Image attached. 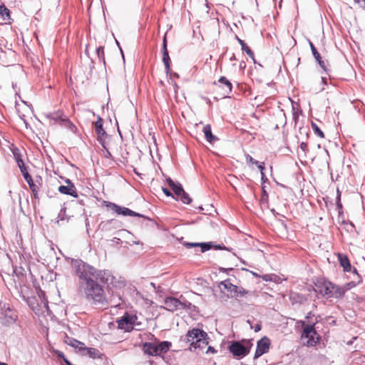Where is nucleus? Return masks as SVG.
I'll use <instances>...</instances> for the list:
<instances>
[{
    "mask_svg": "<svg viewBox=\"0 0 365 365\" xmlns=\"http://www.w3.org/2000/svg\"><path fill=\"white\" fill-rule=\"evenodd\" d=\"M85 53L88 55V46H87V47H86V48Z\"/></svg>",
    "mask_w": 365,
    "mask_h": 365,
    "instance_id": "nucleus-57",
    "label": "nucleus"
},
{
    "mask_svg": "<svg viewBox=\"0 0 365 365\" xmlns=\"http://www.w3.org/2000/svg\"><path fill=\"white\" fill-rule=\"evenodd\" d=\"M104 204L106 205V206L107 207L111 209L113 211H114L118 215H121L123 216H133V217H139L145 218V217L142 214H140L138 212L133 211L128 207L119 206L113 202L104 201Z\"/></svg>",
    "mask_w": 365,
    "mask_h": 365,
    "instance_id": "nucleus-8",
    "label": "nucleus"
},
{
    "mask_svg": "<svg viewBox=\"0 0 365 365\" xmlns=\"http://www.w3.org/2000/svg\"><path fill=\"white\" fill-rule=\"evenodd\" d=\"M46 118L50 120V124L58 123L61 125L63 123L64 116H66L63 111L58 110L56 112L48 113L45 114Z\"/></svg>",
    "mask_w": 365,
    "mask_h": 365,
    "instance_id": "nucleus-15",
    "label": "nucleus"
},
{
    "mask_svg": "<svg viewBox=\"0 0 365 365\" xmlns=\"http://www.w3.org/2000/svg\"><path fill=\"white\" fill-rule=\"evenodd\" d=\"M230 60L231 61L236 60V56H235V53H232V56L230 58Z\"/></svg>",
    "mask_w": 365,
    "mask_h": 365,
    "instance_id": "nucleus-49",
    "label": "nucleus"
},
{
    "mask_svg": "<svg viewBox=\"0 0 365 365\" xmlns=\"http://www.w3.org/2000/svg\"><path fill=\"white\" fill-rule=\"evenodd\" d=\"M314 327L315 324H313L306 325L303 328L302 339H307V342L304 343V344L307 346H314L317 345L321 339V336L317 332Z\"/></svg>",
    "mask_w": 365,
    "mask_h": 365,
    "instance_id": "nucleus-6",
    "label": "nucleus"
},
{
    "mask_svg": "<svg viewBox=\"0 0 365 365\" xmlns=\"http://www.w3.org/2000/svg\"><path fill=\"white\" fill-rule=\"evenodd\" d=\"M212 247H215V250H228L230 251V249L225 246L221 245H213Z\"/></svg>",
    "mask_w": 365,
    "mask_h": 365,
    "instance_id": "nucleus-37",
    "label": "nucleus"
},
{
    "mask_svg": "<svg viewBox=\"0 0 365 365\" xmlns=\"http://www.w3.org/2000/svg\"><path fill=\"white\" fill-rule=\"evenodd\" d=\"M67 185H61L58 187V190L64 195H71L74 197H78V192L74 184L71 182V180L66 179L65 180Z\"/></svg>",
    "mask_w": 365,
    "mask_h": 365,
    "instance_id": "nucleus-14",
    "label": "nucleus"
},
{
    "mask_svg": "<svg viewBox=\"0 0 365 365\" xmlns=\"http://www.w3.org/2000/svg\"><path fill=\"white\" fill-rule=\"evenodd\" d=\"M322 81L324 84H327V78L325 77L322 78Z\"/></svg>",
    "mask_w": 365,
    "mask_h": 365,
    "instance_id": "nucleus-50",
    "label": "nucleus"
},
{
    "mask_svg": "<svg viewBox=\"0 0 365 365\" xmlns=\"http://www.w3.org/2000/svg\"><path fill=\"white\" fill-rule=\"evenodd\" d=\"M174 76L178 77V73H174Z\"/></svg>",
    "mask_w": 365,
    "mask_h": 365,
    "instance_id": "nucleus-60",
    "label": "nucleus"
},
{
    "mask_svg": "<svg viewBox=\"0 0 365 365\" xmlns=\"http://www.w3.org/2000/svg\"><path fill=\"white\" fill-rule=\"evenodd\" d=\"M71 268L78 278V289L86 299L94 304L106 305L108 302L101 284L108 283L110 277L108 272L98 269L81 259H72Z\"/></svg>",
    "mask_w": 365,
    "mask_h": 365,
    "instance_id": "nucleus-1",
    "label": "nucleus"
},
{
    "mask_svg": "<svg viewBox=\"0 0 365 365\" xmlns=\"http://www.w3.org/2000/svg\"><path fill=\"white\" fill-rule=\"evenodd\" d=\"M60 125L69 129L72 132H76L77 129L76 126L66 116H64L63 123Z\"/></svg>",
    "mask_w": 365,
    "mask_h": 365,
    "instance_id": "nucleus-29",
    "label": "nucleus"
},
{
    "mask_svg": "<svg viewBox=\"0 0 365 365\" xmlns=\"http://www.w3.org/2000/svg\"><path fill=\"white\" fill-rule=\"evenodd\" d=\"M345 294L344 288L337 286L333 283V289L331 291V297L341 298Z\"/></svg>",
    "mask_w": 365,
    "mask_h": 365,
    "instance_id": "nucleus-25",
    "label": "nucleus"
},
{
    "mask_svg": "<svg viewBox=\"0 0 365 365\" xmlns=\"http://www.w3.org/2000/svg\"><path fill=\"white\" fill-rule=\"evenodd\" d=\"M336 208L338 210L339 216H340L341 215L343 214V206H342V204L339 203V204H336Z\"/></svg>",
    "mask_w": 365,
    "mask_h": 365,
    "instance_id": "nucleus-41",
    "label": "nucleus"
},
{
    "mask_svg": "<svg viewBox=\"0 0 365 365\" xmlns=\"http://www.w3.org/2000/svg\"><path fill=\"white\" fill-rule=\"evenodd\" d=\"M338 259L344 272H350L351 270V265L346 255L339 253L338 254Z\"/></svg>",
    "mask_w": 365,
    "mask_h": 365,
    "instance_id": "nucleus-20",
    "label": "nucleus"
},
{
    "mask_svg": "<svg viewBox=\"0 0 365 365\" xmlns=\"http://www.w3.org/2000/svg\"><path fill=\"white\" fill-rule=\"evenodd\" d=\"M261 329V325L260 324H256L255 327V331L257 332Z\"/></svg>",
    "mask_w": 365,
    "mask_h": 365,
    "instance_id": "nucleus-46",
    "label": "nucleus"
},
{
    "mask_svg": "<svg viewBox=\"0 0 365 365\" xmlns=\"http://www.w3.org/2000/svg\"><path fill=\"white\" fill-rule=\"evenodd\" d=\"M166 309L170 312H175L180 309H184L185 304L175 297H166L164 302Z\"/></svg>",
    "mask_w": 365,
    "mask_h": 365,
    "instance_id": "nucleus-12",
    "label": "nucleus"
},
{
    "mask_svg": "<svg viewBox=\"0 0 365 365\" xmlns=\"http://www.w3.org/2000/svg\"><path fill=\"white\" fill-rule=\"evenodd\" d=\"M252 346L250 340L233 341L230 345L229 350L235 356L243 358L249 354Z\"/></svg>",
    "mask_w": 365,
    "mask_h": 365,
    "instance_id": "nucleus-5",
    "label": "nucleus"
},
{
    "mask_svg": "<svg viewBox=\"0 0 365 365\" xmlns=\"http://www.w3.org/2000/svg\"><path fill=\"white\" fill-rule=\"evenodd\" d=\"M18 316L16 312L9 304L0 303V322L4 324H11L16 322Z\"/></svg>",
    "mask_w": 365,
    "mask_h": 365,
    "instance_id": "nucleus-7",
    "label": "nucleus"
},
{
    "mask_svg": "<svg viewBox=\"0 0 365 365\" xmlns=\"http://www.w3.org/2000/svg\"><path fill=\"white\" fill-rule=\"evenodd\" d=\"M319 292L322 296L331 298V291L333 289V283L329 281H324L317 285Z\"/></svg>",
    "mask_w": 365,
    "mask_h": 365,
    "instance_id": "nucleus-16",
    "label": "nucleus"
},
{
    "mask_svg": "<svg viewBox=\"0 0 365 365\" xmlns=\"http://www.w3.org/2000/svg\"><path fill=\"white\" fill-rule=\"evenodd\" d=\"M336 195L341 196V191L339 189H337V190H336Z\"/></svg>",
    "mask_w": 365,
    "mask_h": 365,
    "instance_id": "nucleus-54",
    "label": "nucleus"
},
{
    "mask_svg": "<svg viewBox=\"0 0 365 365\" xmlns=\"http://www.w3.org/2000/svg\"><path fill=\"white\" fill-rule=\"evenodd\" d=\"M311 125H312V128L314 134H316L317 135H318L321 138H324V133L322 131V130L319 128V126L315 123L312 122Z\"/></svg>",
    "mask_w": 365,
    "mask_h": 365,
    "instance_id": "nucleus-32",
    "label": "nucleus"
},
{
    "mask_svg": "<svg viewBox=\"0 0 365 365\" xmlns=\"http://www.w3.org/2000/svg\"><path fill=\"white\" fill-rule=\"evenodd\" d=\"M245 158H246V161L247 163H250V164H259V162L256 160H255L249 154H247L245 155Z\"/></svg>",
    "mask_w": 365,
    "mask_h": 365,
    "instance_id": "nucleus-36",
    "label": "nucleus"
},
{
    "mask_svg": "<svg viewBox=\"0 0 365 365\" xmlns=\"http://www.w3.org/2000/svg\"><path fill=\"white\" fill-rule=\"evenodd\" d=\"M163 190V192H164V194L167 196V197H174L173 195V193L166 187H163L162 188Z\"/></svg>",
    "mask_w": 365,
    "mask_h": 365,
    "instance_id": "nucleus-39",
    "label": "nucleus"
},
{
    "mask_svg": "<svg viewBox=\"0 0 365 365\" xmlns=\"http://www.w3.org/2000/svg\"><path fill=\"white\" fill-rule=\"evenodd\" d=\"M260 278L265 282H274L276 283H279L280 280V277L274 274H267L260 276Z\"/></svg>",
    "mask_w": 365,
    "mask_h": 365,
    "instance_id": "nucleus-28",
    "label": "nucleus"
},
{
    "mask_svg": "<svg viewBox=\"0 0 365 365\" xmlns=\"http://www.w3.org/2000/svg\"><path fill=\"white\" fill-rule=\"evenodd\" d=\"M81 355L83 356H87L92 359H100L101 358L102 354L101 352L95 349V348H88L86 347L83 349V351L81 353Z\"/></svg>",
    "mask_w": 365,
    "mask_h": 365,
    "instance_id": "nucleus-19",
    "label": "nucleus"
},
{
    "mask_svg": "<svg viewBox=\"0 0 365 365\" xmlns=\"http://www.w3.org/2000/svg\"><path fill=\"white\" fill-rule=\"evenodd\" d=\"M96 53L98 57V58L103 62L105 64V58H104V48L103 46H99L96 48Z\"/></svg>",
    "mask_w": 365,
    "mask_h": 365,
    "instance_id": "nucleus-33",
    "label": "nucleus"
},
{
    "mask_svg": "<svg viewBox=\"0 0 365 365\" xmlns=\"http://www.w3.org/2000/svg\"><path fill=\"white\" fill-rule=\"evenodd\" d=\"M309 46H310V48L312 50V53L314 58L316 60H319L321 58V56H320L319 53L317 51V50L316 47L314 46V45L313 44V43L310 41H309Z\"/></svg>",
    "mask_w": 365,
    "mask_h": 365,
    "instance_id": "nucleus-34",
    "label": "nucleus"
},
{
    "mask_svg": "<svg viewBox=\"0 0 365 365\" xmlns=\"http://www.w3.org/2000/svg\"><path fill=\"white\" fill-rule=\"evenodd\" d=\"M203 133L207 141L209 143H212L218 140L217 138L212 134L210 124H207L203 127Z\"/></svg>",
    "mask_w": 365,
    "mask_h": 365,
    "instance_id": "nucleus-23",
    "label": "nucleus"
},
{
    "mask_svg": "<svg viewBox=\"0 0 365 365\" xmlns=\"http://www.w3.org/2000/svg\"><path fill=\"white\" fill-rule=\"evenodd\" d=\"M166 182L177 196H180V192H183V187L180 183L175 182L170 178H167Z\"/></svg>",
    "mask_w": 365,
    "mask_h": 365,
    "instance_id": "nucleus-21",
    "label": "nucleus"
},
{
    "mask_svg": "<svg viewBox=\"0 0 365 365\" xmlns=\"http://www.w3.org/2000/svg\"><path fill=\"white\" fill-rule=\"evenodd\" d=\"M171 346V342L168 341L160 342H145L143 344V350L145 354L149 356H160L167 353Z\"/></svg>",
    "mask_w": 365,
    "mask_h": 365,
    "instance_id": "nucleus-3",
    "label": "nucleus"
},
{
    "mask_svg": "<svg viewBox=\"0 0 365 365\" xmlns=\"http://www.w3.org/2000/svg\"><path fill=\"white\" fill-rule=\"evenodd\" d=\"M216 352V350L212 346H208L206 353H212L214 354Z\"/></svg>",
    "mask_w": 365,
    "mask_h": 365,
    "instance_id": "nucleus-44",
    "label": "nucleus"
},
{
    "mask_svg": "<svg viewBox=\"0 0 365 365\" xmlns=\"http://www.w3.org/2000/svg\"><path fill=\"white\" fill-rule=\"evenodd\" d=\"M69 344L74 347L76 349H77L81 354L86 346L84 343L79 341L75 339H70Z\"/></svg>",
    "mask_w": 365,
    "mask_h": 365,
    "instance_id": "nucleus-27",
    "label": "nucleus"
},
{
    "mask_svg": "<svg viewBox=\"0 0 365 365\" xmlns=\"http://www.w3.org/2000/svg\"><path fill=\"white\" fill-rule=\"evenodd\" d=\"M354 1H355L356 2H357V3H359H359H361V1H364V4H365V0H354Z\"/></svg>",
    "mask_w": 365,
    "mask_h": 365,
    "instance_id": "nucleus-55",
    "label": "nucleus"
},
{
    "mask_svg": "<svg viewBox=\"0 0 365 365\" xmlns=\"http://www.w3.org/2000/svg\"><path fill=\"white\" fill-rule=\"evenodd\" d=\"M256 165H257L259 170H260V173H264V163H259V164H256Z\"/></svg>",
    "mask_w": 365,
    "mask_h": 365,
    "instance_id": "nucleus-42",
    "label": "nucleus"
},
{
    "mask_svg": "<svg viewBox=\"0 0 365 365\" xmlns=\"http://www.w3.org/2000/svg\"><path fill=\"white\" fill-rule=\"evenodd\" d=\"M137 317L125 313L121 318L117 320L118 327L125 331H130L136 324Z\"/></svg>",
    "mask_w": 365,
    "mask_h": 365,
    "instance_id": "nucleus-9",
    "label": "nucleus"
},
{
    "mask_svg": "<svg viewBox=\"0 0 365 365\" xmlns=\"http://www.w3.org/2000/svg\"><path fill=\"white\" fill-rule=\"evenodd\" d=\"M294 118L296 119L297 117L295 116V113H293Z\"/></svg>",
    "mask_w": 365,
    "mask_h": 365,
    "instance_id": "nucleus-62",
    "label": "nucleus"
},
{
    "mask_svg": "<svg viewBox=\"0 0 365 365\" xmlns=\"http://www.w3.org/2000/svg\"><path fill=\"white\" fill-rule=\"evenodd\" d=\"M349 225H350V226H351V227H354V224H353L352 222H350V223H349Z\"/></svg>",
    "mask_w": 365,
    "mask_h": 365,
    "instance_id": "nucleus-59",
    "label": "nucleus"
},
{
    "mask_svg": "<svg viewBox=\"0 0 365 365\" xmlns=\"http://www.w3.org/2000/svg\"><path fill=\"white\" fill-rule=\"evenodd\" d=\"M178 197L185 204H190L192 202L191 197L184 190L183 192H180V195Z\"/></svg>",
    "mask_w": 365,
    "mask_h": 365,
    "instance_id": "nucleus-31",
    "label": "nucleus"
},
{
    "mask_svg": "<svg viewBox=\"0 0 365 365\" xmlns=\"http://www.w3.org/2000/svg\"><path fill=\"white\" fill-rule=\"evenodd\" d=\"M300 148L304 152H307L308 151V145L307 144V143H304V142H302L300 144Z\"/></svg>",
    "mask_w": 365,
    "mask_h": 365,
    "instance_id": "nucleus-40",
    "label": "nucleus"
},
{
    "mask_svg": "<svg viewBox=\"0 0 365 365\" xmlns=\"http://www.w3.org/2000/svg\"><path fill=\"white\" fill-rule=\"evenodd\" d=\"M21 170L25 180L29 184V187L31 190V191H35L36 186H37L38 185L34 182L32 177L27 171L26 167L21 168V170Z\"/></svg>",
    "mask_w": 365,
    "mask_h": 365,
    "instance_id": "nucleus-22",
    "label": "nucleus"
},
{
    "mask_svg": "<svg viewBox=\"0 0 365 365\" xmlns=\"http://www.w3.org/2000/svg\"><path fill=\"white\" fill-rule=\"evenodd\" d=\"M36 190L35 191H32L33 194H34V196L35 198H38V192L39 190V186L37 185L36 186Z\"/></svg>",
    "mask_w": 365,
    "mask_h": 365,
    "instance_id": "nucleus-45",
    "label": "nucleus"
},
{
    "mask_svg": "<svg viewBox=\"0 0 365 365\" xmlns=\"http://www.w3.org/2000/svg\"><path fill=\"white\" fill-rule=\"evenodd\" d=\"M217 83H219L220 86L222 87V88L224 91V94L225 96L229 95L232 92V83L225 76H221L219 78Z\"/></svg>",
    "mask_w": 365,
    "mask_h": 365,
    "instance_id": "nucleus-18",
    "label": "nucleus"
},
{
    "mask_svg": "<svg viewBox=\"0 0 365 365\" xmlns=\"http://www.w3.org/2000/svg\"><path fill=\"white\" fill-rule=\"evenodd\" d=\"M270 341L267 336H264L257 341V349L255 353L254 359H257L262 354L269 351Z\"/></svg>",
    "mask_w": 365,
    "mask_h": 365,
    "instance_id": "nucleus-11",
    "label": "nucleus"
},
{
    "mask_svg": "<svg viewBox=\"0 0 365 365\" xmlns=\"http://www.w3.org/2000/svg\"><path fill=\"white\" fill-rule=\"evenodd\" d=\"M0 16L4 21L11 19L10 11L4 4L0 5Z\"/></svg>",
    "mask_w": 365,
    "mask_h": 365,
    "instance_id": "nucleus-30",
    "label": "nucleus"
},
{
    "mask_svg": "<svg viewBox=\"0 0 365 365\" xmlns=\"http://www.w3.org/2000/svg\"><path fill=\"white\" fill-rule=\"evenodd\" d=\"M13 155H14V157L17 163V165H18L19 169L21 170V168H25L26 166L21 159V155L19 150L17 148L14 149Z\"/></svg>",
    "mask_w": 365,
    "mask_h": 365,
    "instance_id": "nucleus-26",
    "label": "nucleus"
},
{
    "mask_svg": "<svg viewBox=\"0 0 365 365\" xmlns=\"http://www.w3.org/2000/svg\"><path fill=\"white\" fill-rule=\"evenodd\" d=\"M186 337L187 342L190 344V351H195L197 349H202L208 344L207 334L197 328L189 330Z\"/></svg>",
    "mask_w": 365,
    "mask_h": 365,
    "instance_id": "nucleus-2",
    "label": "nucleus"
},
{
    "mask_svg": "<svg viewBox=\"0 0 365 365\" xmlns=\"http://www.w3.org/2000/svg\"><path fill=\"white\" fill-rule=\"evenodd\" d=\"M251 273H252V275H254L255 277H260V276H261V275H259L257 273L254 272H251Z\"/></svg>",
    "mask_w": 365,
    "mask_h": 365,
    "instance_id": "nucleus-52",
    "label": "nucleus"
},
{
    "mask_svg": "<svg viewBox=\"0 0 365 365\" xmlns=\"http://www.w3.org/2000/svg\"><path fill=\"white\" fill-rule=\"evenodd\" d=\"M63 360L66 365H73L66 357Z\"/></svg>",
    "mask_w": 365,
    "mask_h": 365,
    "instance_id": "nucleus-48",
    "label": "nucleus"
},
{
    "mask_svg": "<svg viewBox=\"0 0 365 365\" xmlns=\"http://www.w3.org/2000/svg\"><path fill=\"white\" fill-rule=\"evenodd\" d=\"M56 354L58 358L63 359L65 358L64 354L62 351L56 350Z\"/></svg>",
    "mask_w": 365,
    "mask_h": 365,
    "instance_id": "nucleus-43",
    "label": "nucleus"
},
{
    "mask_svg": "<svg viewBox=\"0 0 365 365\" xmlns=\"http://www.w3.org/2000/svg\"><path fill=\"white\" fill-rule=\"evenodd\" d=\"M120 52H121L122 55L123 56V50L121 48H120Z\"/></svg>",
    "mask_w": 365,
    "mask_h": 365,
    "instance_id": "nucleus-61",
    "label": "nucleus"
},
{
    "mask_svg": "<svg viewBox=\"0 0 365 365\" xmlns=\"http://www.w3.org/2000/svg\"><path fill=\"white\" fill-rule=\"evenodd\" d=\"M236 39L237 40L238 43L240 44L241 47H242V50L244 51L255 61L254 52L245 43V41L243 40H242L241 38H240L237 36H236Z\"/></svg>",
    "mask_w": 365,
    "mask_h": 365,
    "instance_id": "nucleus-24",
    "label": "nucleus"
},
{
    "mask_svg": "<svg viewBox=\"0 0 365 365\" xmlns=\"http://www.w3.org/2000/svg\"><path fill=\"white\" fill-rule=\"evenodd\" d=\"M218 287L222 292L227 291V296L231 298H241L250 294V292L242 287H237L231 282L230 279H227L219 283Z\"/></svg>",
    "mask_w": 365,
    "mask_h": 365,
    "instance_id": "nucleus-4",
    "label": "nucleus"
},
{
    "mask_svg": "<svg viewBox=\"0 0 365 365\" xmlns=\"http://www.w3.org/2000/svg\"><path fill=\"white\" fill-rule=\"evenodd\" d=\"M339 203H341V196H337V195H336V204H339Z\"/></svg>",
    "mask_w": 365,
    "mask_h": 365,
    "instance_id": "nucleus-47",
    "label": "nucleus"
},
{
    "mask_svg": "<svg viewBox=\"0 0 365 365\" xmlns=\"http://www.w3.org/2000/svg\"><path fill=\"white\" fill-rule=\"evenodd\" d=\"M261 175H262V180L266 178L264 173H262Z\"/></svg>",
    "mask_w": 365,
    "mask_h": 365,
    "instance_id": "nucleus-53",
    "label": "nucleus"
},
{
    "mask_svg": "<svg viewBox=\"0 0 365 365\" xmlns=\"http://www.w3.org/2000/svg\"><path fill=\"white\" fill-rule=\"evenodd\" d=\"M65 215H66V208H63L61 210L58 217L59 218L60 220H63L65 219V217H64Z\"/></svg>",
    "mask_w": 365,
    "mask_h": 365,
    "instance_id": "nucleus-38",
    "label": "nucleus"
},
{
    "mask_svg": "<svg viewBox=\"0 0 365 365\" xmlns=\"http://www.w3.org/2000/svg\"><path fill=\"white\" fill-rule=\"evenodd\" d=\"M185 246L187 248L200 247L201 252H205L212 247V242H186Z\"/></svg>",
    "mask_w": 365,
    "mask_h": 365,
    "instance_id": "nucleus-17",
    "label": "nucleus"
},
{
    "mask_svg": "<svg viewBox=\"0 0 365 365\" xmlns=\"http://www.w3.org/2000/svg\"><path fill=\"white\" fill-rule=\"evenodd\" d=\"M353 273L356 274L358 276L359 278L360 277L359 274H358V272H357V269L356 268L353 269Z\"/></svg>",
    "mask_w": 365,
    "mask_h": 365,
    "instance_id": "nucleus-51",
    "label": "nucleus"
},
{
    "mask_svg": "<svg viewBox=\"0 0 365 365\" xmlns=\"http://www.w3.org/2000/svg\"><path fill=\"white\" fill-rule=\"evenodd\" d=\"M318 63V64L320 66V67L327 73H329V70L327 68L325 63L324 61L322 60V58H320L319 60H316Z\"/></svg>",
    "mask_w": 365,
    "mask_h": 365,
    "instance_id": "nucleus-35",
    "label": "nucleus"
},
{
    "mask_svg": "<svg viewBox=\"0 0 365 365\" xmlns=\"http://www.w3.org/2000/svg\"><path fill=\"white\" fill-rule=\"evenodd\" d=\"M0 365H9V364H6V363L1 362V363H0Z\"/></svg>",
    "mask_w": 365,
    "mask_h": 365,
    "instance_id": "nucleus-58",
    "label": "nucleus"
},
{
    "mask_svg": "<svg viewBox=\"0 0 365 365\" xmlns=\"http://www.w3.org/2000/svg\"><path fill=\"white\" fill-rule=\"evenodd\" d=\"M86 225L88 227V218L86 219Z\"/></svg>",
    "mask_w": 365,
    "mask_h": 365,
    "instance_id": "nucleus-56",
    "label": "nucleus"
},
{
    "mask_svg": "<svg viewBox=\"0 0 365 365\" xmlns=\"http://www.w3.org/2000/svg\"><path fill=\"white\" fill-rule=\"evenodd\" d=\"M103 119L98 115L97 120L95 122V131L98 136V142L103 148H105L104 141L105 138L107 136V133L103 129Z\"/></svg>",
    "mask_w": 365,
    "mask_h": 365,
    "instance_id": "nucleus-13",
    "label": "nucleus"
},
{
    "mask_svg": "<svg viewBox=\"0 0 365 365\" xmlns=\"http://www.w3.org/2000/svg\"><path fill=\"white\" fill-rule=\"evenodd\" d=\"M162 52H163V62L165 65V70L166 75L168 76H171V67H170V58L169 56L168 51L167 48V38L166 34L163 37V46H162Z\"/></svg>",
    "mask_w": 365,
    "mask_h": 365,
    "instance_id": "nucleus-10",
    "label": "nucleus"
}]
</instances>
